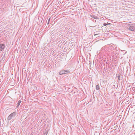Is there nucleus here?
I'll list each match as a JSON object with an SVG mask.
<instances>
[{"label": "nucleus", "mask_w": 135, "mask_h": 135, "mask_svg": "<svg viewBox=\"0 0 135 135\" xmlns=\"http://www.w3.org/2000/svg\"><path fill=\"white\" fill-rule=\"evenodd\" d=\"M17 114L16 112H14L10 114L7 118L8 120H10L13 117H14Z\"/></svg>", "instance_id": "f257e3e1"}, {"label": "nucleus", "mask_w": 135, "mask_h": 135, "mask_svg": "<svg viewBox=\"0 0 135 135\" xmlns=\"http://www.w3.org/2000/svg\"><path fill=\"white\" fill-rule=\"evenodd\" d=\"M70 71L69 70H63L60 71L59 73L60 75L69 73H70Z\"/></svg>", "instance_id": "f03ea898"}, {"label": "nucleus", "mask_w": 135, "mask_h": 135, "mask_svg": "<svg viewBox=\"0 0 135 135\" xmlns=\"http://www.w3.org/2000/svg\"><path fill=\"white\" fill-rule=\"evenodd\" d=\"M5 47V45L4 44H1L0 45V51H2Z\"/></svg>", "instance_id": "7ed1b4c3"}, {"label": "nucleus", "mask_w": 135, "mask_h": 135, "mask_svg": "<svg viewBox=\"0 0 135 135\" xmlns=\"http://www.w3.org/2000/svg\"><path fill=\"white\" fill-rule=\"evenodd\" d=\"M129 29L131 31H134L135 29L134 28V27L132 26H130L129 27Z\"/></svg>", "instance_id": "20e7f679"}, {"label": "nucleus", "mask_w": 135, "mask_h": 135, "mask_svg": "<svg viewBox=\"0 0 135 135\" xmlns=\"http://www.w3.org/2000/svg\"><path fill=\"white\" fill-rule=\"evenodd\" d=\"M96 89L97 90H99V86L98 85H97L96 86Z\"/></svg>", "instance_id": "39448f33"}, {"label": "nucleus", "mask_w": 135, "mask_h": 135, "mask_svg": "<svg viewBox=\"0 0 135 135\" xmlns=\"http://www.w3.org/2000/svg\"><path fill=\"white\" fill-rule=\"evenodd\" d=\"M118 80H120V75L119 74H118Z\"/></svg>", "instance_id": "423d86ee"}, {"label": "nucleus", "mask_w": 135, "mask_h": 135, "mask_svg": "<svg viewBox=\"0 0 135 135\" xmlns=\"http://www.w3.org/2000/svg\"><path fill=\"white\" fill-rule=\"evenodd\" d=\"M21 103V101L20 100H19L18 101V102L17 104H18V105H20V104Z\"/></svg>", "instance_id": "0eeeda50"}, {"label": "nucleus", "mask_w": 135, "mask_h": 135, "mask_svg": "<svg viewBox=\"0 0 135 135\" xmlns=\"http://www.w3.org/2000/svg\"><path fill=\"white\" fill-rule=\"evenodd\" d=\"M108 24H107V23H104L103 24V25L104 26H105L107 25H108Z\"/></svg>", "instance_id": "6e6552de"}, {"label": "nucleus", "mask_w": 135, "mask_h": 135, "mask_svg": "<svg viewBox=\"0 0 135 135\" xmlns=\"http://www.w3.org/2000/svg\"><path fill=\"white\" fill-rule=\"evenodd\" d=\"M50 18H50L48 20V21H49V22H50Z\"/></svg>", "instance_id": "1a4fd4ad"}, {"label": "nucleus", "mask_w": 135, "mask_h": 135, "mask_svg": "<svg viewBox=\"0 0 135 135\" xmlns=\"http://www.w3.org/2000/svg\"><path fill=\"white\" fill-rule=\"evenodd\" d=\"M20 105H18V104H17V107H18Z\"/></svg>", "instance_id": "9d476101"}, {"label": "nucleus", "mask_w": 135, "mask_h": 135, "mask_svg": "<svg viewBox=\"0 0 135 135\" xmlns=\"http://www.w3.org/2000/svg\"><path fill=\"white\" fill-rule=\"evenodd\" d=\"M49 21H48L47 23V25H48L49 24Z\"/></svg>", "instance_id": "9b49d317"}]
</instances>
